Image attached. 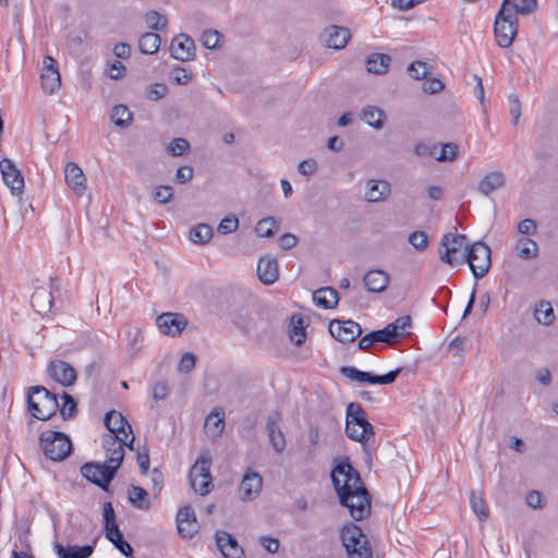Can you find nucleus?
I'll use <instances>...</instances> for the list:
<instances>
[{
  "instance_id": "1",
  "label": "nucleus",
  "mask_w": 558,
  "mask_h": 558,
  "mask_svg": "<svg viewBox=\"0 0 558 558\" xmlns=\"http://www.w3.org/2000/svg\"><path fill=\"white\" fill-rule=\"evenodd\" d=\"M331 482L341 506L350 511L355 521L371 513V496L364 487L360 473L351 465L349 458L338 463L331 472Z\"/></svg>"
},
{
  "instance_id": "2",
  "label": "nucleus",
  "mask_w": 558,
  "mask_h": 558,
  "mask_svg": "<svg viewBox=\"0 0 558 558\" xmlns=\"http://www.w3.org/2000/svg\"><path fill=\"white\" fill-rule=\"evenodd\" d=\"M27 408L33 417L47 421L59 410L57 395L43 386H33L28 389Z\"/></svg>"
},
{
  "instance_id": "3",
  "label": "nucleus",
  "mask_w": 558,
  "mask_h": 558,
  "mask_svg": "<svg viewBox=\"0 0 558 558\" xmlns=\"http://www.w3.org/2000/svg\"><path fill=\"white\" fill-rule=\"evenodd\" d=\"M510 4L511 0H502L501 8L495 17V38L501 48L510 47L518 34V17L509 7Z\"/></svg>"
},
{
  "instance_id": "4",
  "label": "nucleus",
  "mask_w": 558,
  "mask_h": 558,
  "mask_svg": "<svg viewBox=\"0 0 558 558\" xmlns=\"http://www.w3.org/2000/svg\"><path fill=\"white\" fill-rule=\"evenodd\" d=\"M340 538L349 558H366L373 554L368 537L355 523L344 525Z\"/></svg>"
},
{
  "instance_id": "5",
  "label": "nucleus",
  "mask_w": 558,
  "mask_h": 558,
  "mask_svg": "<svg viewBox=\"0 0 558 558\" xmlns=\"http://www.w3.org/2000/svg\"><path fill=\"white\" fill-rule=\"evenodd\" d=\"M39 441L44 454L52 461H63L73 449L70 437L62 432L45 430Z\"/></svg>"
},
{
  "instance_id": "6",
  "label": "nucleus",
  "mask_w": 558,
  "mask_h": 558,
  "mask_svg": "<svg viewBox=\"0 0 558 558\" xmlns=\"http://www.w3.org/2000/svg\"><path fill=\"white\" fill-rule=\"evenodd\" d=\"M492 251L487 244L482 241L475 242L469 246L466 253L461 254V260L466 262L475 279L483 278L492 265Z\"/></svg>"
},
{
  "instance_id": "7",
  "label": "nucleus",
  "mask_w": 558,
  "mask_h": 558,
  "mask_svg": "<svg viewBox=\"0 0 558 558\" xmlns=\"http://www.w3.org/2000/svg\"><path fill=\"white\" fill-rule=\"evenodd\" d=\"M468 238L464 234L447 233L442 236L439 247V258L442 263L450 266L463 264L459 253L464 250L466 253L469 248Z\"/></svg>"
},
{
  "instance_id": "8",
  "label": "nucleus",
  "mask_w": 558,
  "mask_h": 558,
  "mask_svg": "<svg viewBox=\"0 0 558 558\" xmlns=\"http://www.w3.org/2000/svg\"><path fill=\"white\" fill-rule=\"evenodd\" d=\"M210 465L211 458L207 454H202L190 470L191 486L201 496L207 495L213 487Z\"/></svg>"
},
{
  "instance_id": "9",
  "label": "nucleus",
  "mask_w": 558,
  "mask_h": 558,
  "mask_svg": "<svg viewBox=\"0 0 558 558\" xmlns=\"http://www.w3.org/2000/svg\"><path fill=\"white\" fill-rule=\"evenodd\" d=\"M135 437L132 435L130 438H123L122 436L105 435L102 438V447L107 452L106 463L110 464V468H114L116 473L123 462L124 459V447L134 449Z\"/></svg>"
},
{
  "instance_id": "10",
  "label": "nucleus",
  "mask_w": 558,
  "mask_h": 558,
  "mask_svg": "<svg viewBox=\"0 0 558 558\" xmlns=\"http://www.w3.org/2000/svg\"><path fill=\"white\" fill-rule=\"evenodd\" d=\"M82 475L105 492L109 490L110 483L116 476L114 468L110 464L98 462H86L81 468Z\"/></svg>"
},
{
  "instance_id": "11",
  "label": "nucleus",
  "mask_w": 558,
  "mask_h": 558,
  "mask_svg": "<svg viewBox=\"0 0 558 558\" xmlns=\"http://www.w3.org/2000/svg\"><path fill=\"white\" fill-rule=\"evenodd\" d=\"M340 373L343 376H345L352 380H355V381L368 383V384H373V385H375V384L389 385V384L395 383L398 375L401 373V368L400 367L396 368L385 375H374L368 372L360 371V369L355 368L354 366H341Z\"/></svg>"
},
{
  "instance_id": "12",
  "label": "nucleus",
  "mask_w": 558,
  "mask_h": 558,
  "mask_svg": "<svg viewBox=\"0 0 558 558\" xmlns=\"http://www.w3.org/2000/svg\"><path fill=\"white\" fill-rule=\"evenodd\" d=\"M329 332L330 335L342 343H351L362 333L361 326L349 319V320H339L333 319L329 323Z\"/></svg>"
},
{
  "instance_id": "13",
  "label": "nucleus",
  "mask_w": 558,
  "mask_h": 558,
  "mask_svg": "<svg viewBox=\"0 0 558 558\" xmlns=\"http://www.w3.org/2000/svg\"><path fill=\"white\" fill-rule=\"evenodd\" d=\"M156 324L161 333L174 338L186 328L187 319L183 314L167 312L157 317Z\"/></svg>"
},
{
  "instance_id": "14",
  "label": "nucleus",
  "mask_w": 558,
  "mask_h": 558,
  "mask_svg": "<svg viewBox=\"0 0 558 558\" xmlns=\"http://www.w3.org/2000/svg\"><path fill=\"white\" fill-rule=\"evenodd\" d=\"M169 50L172 58L186 62L194 60L196 46L189 35L181 33L172 39Z\"/></svg>"
},
{
  "instance_id": "15",
  "label": "nucleus",
  "mask_w": 558,
  "mask_h": 558,
  "mask_svg": "<svg viewBox=\"0 0 558 558\" xmlns=\"http://www.w3.org/2000/svg\"><path fill=\"white\" fill-rule=\"evenodd\" d=\"M40 78L44 92L49 95L58 90L61 85L58 63L50 56L44 58V69Z\"/></svg>"
},
{
  "instance_id": "16",
  "label": "nucleus",
  "mask_w": 558,
  "mask_h": 558,
  "mask_svg": "<svg viewBox=\"0 0 558 558\" xmlns=\"http://www.w3.org/2000/svg\"><path fill=\"white\" fill-rule=\"evenodd\" d=\"M0 171L5 185L10 187L12 193H22L24 189V178L11 159L3 158L0 161Z\"/></svg>"
},
{
  "instance_id": "17",
  "label": "nucleus",
  "mask_w": 558,
  "mask_h": 558,
  "mask_svg": "<svg viewBox=\"0 0 558 558\" xmlns=\"http://www.w3.org/2000/svg\"><path fill=\"white\" fill-rule=\"evenodd\" d=\"M280 422L281 414L278 411L270 413L266 420V432L268 439L274 450L278 453L283 452L287 446L286 437L279 426Z\"/></svg>"
},
{
  "instance_id": "18",
  "label": "nucleus",
  "mask_w": 558,
  "mask_h": 558,
  "mask_svg": "<svg viewBox=\"0 0 558 558\" xmlns=\"http://www.w3.org/2000/svg\"><path fill=\"white\" fill-rule=\"evenodd\" d=\"M322 40L328 48L336 50L343 49L351 38V32L348 27L329 25L320 35Z\"/></svg>"
},
{
  "instance_id": "19",
  "label": "nucleus",
  "mask_w": 558,
  "mask_h": 558,
  "mask_svg": "<svg viewBox=\"0 0 558 558\" xmlns=\"http://www.w3.org/2000/svg\"><path fill=\"white\" fill-rule=\"evenodd\" d=\"M49 376L64 387H69L76 381V371L69 363L54 360L48 366Z\"/></svg>"
},
{
  "instance_id": "20",
  "label": "nucleus",
  "mask_w": 558,
  "mask_h": 558,
  "mask_svg": "<svg viewBox=\"0 0 558 558\" xmlns=\"http://www.w3.org/2000/svg\"><path fill=\"white\" fill-rule=\"evenodd\" d=\"M105 426L110 430L111 436L129 438L133 435L132 426L126 418L118 411L111 410L105 415Z\"/></svg>"
},
{
  "instance_id": "21",
  "label": "nucleus",
  "mask_w": 558,
  "mask_h": 558,
  "mask_svg": "<svg viewBox=\"0 0 558 558\" xmlns=\"http://www.w3.org/2000/svg\"><path fill=\"white\" fill-rule=\"evenodd\" d=\"M217 547L222 554L223 558H243L244 550L238 544V541L228 532L217 531L216 535Z\"/></svg>"
},
{
  "instance_id": "22",
  "label": "nucleus",
  "mask_w": 558,
  "mask_h": 558,
  "mask_svg": "<svg viewBox=\"0 0 558 558\" xmlns=\"http://www.w3.org/2000/svg\"><path fill=\"white\" fill-rule=\"evenodd\" d=\"M263 487V477L257 472H247L240 484L239 495L243 501L255 499Z\"/></svg>"
},
{
  "instance_id": "23",
  "label": "nucleus",
  "mask_w": 558,
  "mask_h": 558,
  "mask_svg": "<svg viewBox=\"0 0 558 558\" xmlns=\"http://www.w3.org/2000/svg\"><path fill=\"white\" fill-rule=\"evenodd\" d=\"M257 276L264 284H272L279 278V266L276 258L260 257L257 263Z\"/></svg>"
},
{
  "instance_id": "24",
  "label": "nucleus",
  "mask_w": 558,
  "mask_h": 558,
  "mask_svg": "<svg viewBox=\"0 0 558 558\" xmlns=\"http://www.w3.org/2000/svg\"><path fill=\"white\" fill-rule=\"evenodd\" d=\"M66 184L77 194L82 195L86 190V178L83 170L74 162H68L65 166Z\"/></svg>"
},
{
  "instance_id": "25",
  "label": "nucleus",
  "mask_w": 558,
  "mask_h": 558,
  "mask_svg": "<svg viewBox=\"0 0 558 558\" xmlns=\"http://www.w3.org/2000/svg\"><path fill=\"white\" fill-rule=\"evenodd\" d=\"M389 275L380 269H374L366 272L363 278L364 286L368 292H383L389 284Z\"/></svg>"
},
{
  "instance_id": "26",
  "label": "nucleus",
  "mask_w": 558,
  "mask_h": 558,
  "mask_svg": "<svg viewBox=\"0 0 558 558\" xmlns=\"http://www.w3.org/2000/svg\"><path fill=\"white\" fill-rule=\"evenodd\" d=\"M53 549L59 558H88L94 553L93 545L65 547L59 542H54Z\"/></svg>"
},
{
  "instance_id": "27",
  "label": "nucleus",
  "mask_w": 558,
  "mask_h": 558,
  "mask_svg": "<svg viewBox=\"0 0 558 558\" xmlns=\"http://www.w3.org/2000/svg\"><path fill=\"white\" fill-rule=\"evenodd\" d=\"M52 303L53 296L51 291L44 287H38L35 289L31 298V304L38 314L44 315L48 313L52 307Z\"/></svg>"
},
{
  "instance_id": "28",
  "label": "nucleus",
  "mask_w": 558,
  "mask_h": 558,
  "mask_svg": "<svg viewBox=\"0 0 558 558\" xmlns=\"http://www.w3.org/2000/svg\"><path fill=\"white\" fill-rule=\"evenodd\" d=\"M506 183V178L502 172L493 171L487 173L480 182L477 190L485 196H488L494 191L502 187Z\"/></svg>"
},
{
  "instance_id": "29",
  "label": "nucleus",
  "mask_w": 558,
  "mask_h": 558,
  "mask_svg": "<svg viewBox=\"0 0 558 558\" xmlns=\"http://www.w3.org/2000/svg\"><path fill=\"white\" fill-rule=\"evenodd\" d=\"M313 301L319 307L333 308L339 302V294L331 287H323L314 291Z\"/></svg>"
},
{
  "instance_id": "30",
  "label": "nucleus",
  "mask_w": 558,
  "mask_h": 558,
  "mask_svg": "<svg viewBox=\"0 0 558 558\" xmlns=\"http://www.w3.org/2000/svg\"><path fill=\"white\" fill-rule=\"evenodd\" d=\"M376 342L393 343L390 330L387 327L366 333L359 340L357 347L360 350H368Z\"/></svg>"
},
{
  "instance_id": "31",
  "label": "nucleus",
  "mask_w": 558,
  "mask_h": 558,
  "mask_svg": "<svg viewBox=\"0 0 558 558\" xmlns=\"http://www.w3.org/2000/svg\"><path fill=\"white\" fill-rule=\"evenodd\" d=\"M360 118L371 128L381 130L386 114L384 110L377 106H366L361 110Z\"/></svg>"
},
{
  "instance_id": "32",
  "label": "nucleus",
  "mask_w": 558,
  "mask_h": 558,
  "mask_svg": "<svg viewBox=\"0 0 558 558\" xmlns=\"http://www.w3.org/2000/svg\"><path fill=\"white\" fill-rule=\"evenodd\" d=\"M391 58L386 53H372L366 59V70L374 74H385L390 65Z\"/></svg>"
},
{
  "instance_id": "33",
  "label": "nucleus",
  "mask_w": 558,
  "mask_h": 558,
  "mask_svg": "<svg viewBox=\"0 0 558 558\" xmlns=\"http://www.w3.org/2000/svg\"><path fill=\"white\" fill-rule=\"evenodd\" d=\"M390 193V184L387 181L369 180L367 182L366 198L368 202H379Z\"/></svg>"
},
{
  "instance_id": "34",
  "label": "nucleus",
  "mask_w": 558,
  "mask_h": 558,
  "mask_svg": "<svg viewBox=\"0 0 558 558\" xmlns=\"http://www.w3.org/2000/svg\"><path fill=\"white\" fill-rule=\"evenodd\" d=\"M148 493L143 487L130 485L128 488V499L130 504L141 510H148L150 502L147 499Z\"/></svg>"
},
{
  "instance_id": "35",
  "label": "nucleus",
  "mask_w": 558,
  "mask_h": 558,
  "mask_svg": "<svg viewBox=\"0 0 558 558\" xmlns=\"http://www.w3.org/2000/svg\"><path fill=\"white\" fill-rule=\"evenodd\" d=\"M345 424H355L357 427L373 426L366 418V413L362 405L356 402H351L347 407V422Z\"/></svg>"
},
{
  "instance_id": "36",
  "label": "nucleus",
  "mask_w": 558,
  "mask_h": 558,
  "mask_svg": "<svg viewBox=\"0 0 558 558\" xmlns=\"http://www.w3.org/2000/svg\"><path fill=\"white\" fill-rule=\"evenodd\" d=\"M515 251L520 258L524 260L534 259L538 256V245L530 238H520L515 244Z\"/></svg>"
},
{
  "instance_id": "37",
  "label": "nucleus",
  "mask_w": 558,
  "mask_h": 558,
  "mask_svg": "<svg viewBox=\"0 0 558 558\" xmlns=\"http://www.w3.org/2000/svg\"><path fill=\"white\" fill-rule=\"evenodd\" d=\"M289 336L291 341L296 345L301 347L306 339L304 319L300 315H293L290 322Z\"/></svg>"
},
{
  "instance_id": "38",
  "label": "nucleus",
  "mask_w": 558,
  "mask_h": 558,
  "mask_svg": "<svg viewBox=\"0 0 558 558\" xmlns=\"http://www.w3.org/2000/svg\"><path fill=\"white\" fill-rule=\"evenodd\" d=\"M105 534L122 555L125 557H131L133 555V548L126 541H124L119 526L117 529L106 531Z\"/></svg>"
},
{
  "instance_id": "39",
  "label": "nucleus",
  "mask_w": 558,
  "mask_h": 558,
  "mask_svg": "<svg viewBox=\"0 0 558 558\" xmlns=\"http://www.w3.org/2000/svg\"><path fill=\"white\" fill-rule=\"evenodd\" d=\"M161 44V37L156 33H145L138 40V47L144 54L156 53Z\"/></svg>"
},
{
  "instance_id": "40",
  "label": "nucleus",
  "mask_w": 558,
  "mask_h": 558,
  "mask_svg": "<svg viewBox=\"0 0 558 558\" xmlns=\"http://www.w3.org/2000/svg\"><path fill=\"white\" fill-rule=\"evenodd\" d=\"M345 434L347 436L359 442H366L371 437L374 436V427H357L355 424H345Z\"/></svg>"
},
{
  "instance_id": "41",
  "label": "nucleus",
  "mask_w": 558,
  "mask_h": 558,
  "mask_svg": "<svg viewBox=\"0 0 558 558\" xmlns=\"http://www.w3.org/2000/svg\"><path fill=\"white\" fill-rule=\"evenodd\" d=\"M132 112L124 105H117L112 108L110 120L120 128H126L132 121Z\"/></svg>"
},
{
  "instance_id": "42",
  "label": "nucleus",
  "mask_w": 558,
  "mask_h": 558,
  "mask_svg": "<svg viewBox=\"0 0 558 558\" xmlns=\"http://www.w3.org/2000/svg\"><path fill=\"white\" fill-rule=\"evenodd\" d=\"M213 238V228L207 223H198L190 231V240L196 244H206Z\"/></svg>"
},
{
  "instance_id": "43",
  "label": "nucleus",
  "mask_w": 558,
  "mask_h": 558,
  "mask_svg": "<svg viewBox=\"0 0 558 558\" xmlns=\"http://www.w3.org/2000/svg\"><path fill=\"white\" fill-rule=\"evenodd\" d=\"M225 411L220 408L214 409L206 417V426L211 428V433L220 435L225 428Z\"/></svg>"
},
{
  "instance_id": "44",
  "label": "nucleus",
  "mask_w": 558,
  "mask_h": 558,
  "mask_svg": "<svg viewBox=\"0 0 558 558\" xmlns=\"http://www.w3.org/2000/svg\"><path fill=\"white\" fill-rule=\"evenodd\" d=\"M61 399L63 402L61 407L59 405V411L62 418L70 420L75 417L77 413V403L74 398L70 393L63 391Z\"/></svg>"
},
{
  "instance_id": "45",
  "label": "nucleus",
  "mask_w": 558,
  "mask_h": 558,
  "mask_svg": "<svg viewBox=\"0 0 558 558\" xmlns=\"http://www.w3.org/2000/svg\"><path fill=\"white\" fill-rule=\"evenodd\" d=\"M278 228V221L275 217H266L260 219L256 227L255 231L258 236L262 238H271L274 235V230Z\"/></svg>"
},
{
  "instance_id": "46",
  "label": "nucleus",
  "mask_w": 558,
  "mask_h": 558,
  "mask_svg": "<svg viewBox=\"0 0 558 558\" xmlns=\"http://www.w3.org/2000/svg\"><path fill=\"white\" fill-rule=\"evenodd\" d=\"M411 326V317L409 315L397 318L393 323L388 324L386 327L390 330V336L393 343L397 342L398 337L403 333Z\"/></svg>"
},
{
  "instance_id": "47",
  "label": "nucleus",
  "mask_w": 558,
  "mask_h": 558,
  "mask_svg": "<svg viewBox=\"0 0 558 558\" xmlns=\"http://www.w3.org/2000/svg\"><path fill=\"white\" fill-rule=\"evenodd\" d=\"M145 22L153 31H163L168 24V19L158 11L150 10L145 14Z\"/></svg>"
},
{
  "instance_id": "48",
  "label": "nucleus",
  "mask_w": 558,
  "mask_h": 558,
  "mask_svg": "<svg viewBox=\"0 0 558 558\" xmlns=\"http://www.w3.org/2000/svg\"><path fill=\"white\" fill-rule=\"evenodd\" d=\"M535 319L543 325H549L555 319L554 310L548 302H541L534 312Z\"/></svg>"
},
{
  "instance_id": "49",
  "label": "nucleus",
  "mask_w": 558,
  "mask_h": 558,
  "mask_svg": "<svg viewBox=\"0 0 558 558\" xmlns=\"http://www.w3.org/2000/svg\"><path fill=\"white\" fill-rule=\"evenodd\" d=\"M459 153V146L456 143L449 142L441 145L439 155L435 154V159L438 161H453Z\"/></svg>"
},
{
  "instance_id": "50",
  "label": "nucleus",
  "mask_w": 558,
  "mask_h": 558,
  "mask_svg": "<svg viewBox=\"0 0 558 558\" xmlns=\"http://www.w3.org/2000/svg\"><path fill=\"white\" fill-rule=\"evenodd\" d=\"M470 505L480 520H485L488 517L484 499L475 492L470 495Z\"/></svg>"
},
{
  "instance_id": "51",
  "label": "nucleus",
  "mask_w": 558,
  "mask_h": 558,
  "mask_svg": "<svg viewBox=\"0 0 558 558\" xmlns=\"http://www.w3.org/2000/svg\"><path fill=\"white\" fill-rule=\"evenodd\" d=\"M408 74L414 78V80H422V78H426L429 71H428V64L426 62H423V61H415V62H412L409 66H408Z\"/></svg>"
},
{
  "instance_id": "52",
  "label": "nucleus",
  "mask_w": 558,
  "mask_h": 558,
  "mask_svg": "<svg viewBox=\"0 0 558 558\" xmlns=\"http://www.w3.org/2000/svg\"><path fill=\"white\" fill-rule=\"evenodd\" d=\"M190 149V143L187 140L178 137L170 142L167 147V151L172 156H182Z\"/></svg>"
},
{
  "instance_id": "53",
  "label": "nucleus",
  "mask_w": 558,
  "mask_h": 558,
  "mask_svg": "<svg viewBox=\"0 0 558 558\" xmlns=\"http://www.w3.org/2000/svg\"><path fill=\"white\" fill-rule=\"evenodd\" d=\"M409 243L417 251L423 252L428 245V238L424 231H414L409 235Z\"/></svg>"
},
{
  "instance_id": "54",
  "label": "nucleus",
  "mask_w": 558,
  "mask_h": 558,
  "mask_svg": "<svg viewBox=\"0 0 558 558\" xmlns=\"http://www.w3.org/2000/svg\"><path fill=\"white\" fill-rule=\"evenodd\" d=\"M153 197L158 204H167L173 197V189L170 185H160L154 191Z\"/></svg>"
},
{
  "instance_id": "55",
  "label": "nucleus",
  "mask_w": 558,
  "mask_h": 558,
  "mask_svg": "<svg viewBox=\"0 0 558 558\" xmlns=\"http://www.w3.org/2000/svg\"><path fill=\"white\" fill-rule=\"evenodd\" d=\"M104 521H105V532L109 530H113L118 527L116 521V512L111 505V502L107 501L104 504Z\"/></svg>"
},
{
  "instance_id": "56",
  "label": "nucleus",
  "mask_w": 558,
  "mask_h": 558,
  "mask_svg": "<svg viewBox=\"0 0 558 558\" xmlns=\"http://www.w3.org/2000/svg\"><path fill=\"white\" fill-rule=\"evenodd\" d=\"M168 94V86L163 83H154L147 87V98L149 100H158Z\"/></svg>"
},
{
  "instance_id": "57",
  "label": "nucleus",
  "mask_w": 558,
  "mask_h": 558,
  "mask_svg": "<svg viewBox=\"0 0 558 558\" xmlns=\"http://www.w3.org/2000/svg\"><path fill=\"white\" fill-rule=\"evenodd\" d=\"M177 527L182 538L190 539L198 532V522L197 520H190V522L187 521L185 524H180Z\"/></svg>"
},
{
  "instance_id": "58",
  "label": "nucleus",
  "mask_w": 558,
  "mask_h": 558,
  "mask_svg": "<svg viewBox=\"0 0 558 558\" xmlns=\"http://www.w3.org/2000/svg\"><path fill=\"white\" fill-rule=\"evenodd\" d=\"M220 33L214 29H207L202 35V44L207 49H215L218 46Z\"/></svg>"
},
{
  "instance_id": "59",
  "label": "nucleus",
  "mask_w": 558,
  "mask_h": 558,
  "mask_svg": "<svg viewBox=\"0 0 558 558\" xmlns=\"http://www.w3.org/2000/svg\"><path fill=\"white\" fill-rule=\"evenodd\" d=\"M537 2L536 0H521V4H511L509 5L512 9V12L517 14H530L536 9Z\"/></svg>"
},
{
  "instance_id": "60",
  "label": "nucleus",
  "mask_w": 558,
  "mask_h": 558,
  "mask_svg": "<svg viewBox=\"0 0 558 558\" xmlns=\"http://www.w3.org/2000/svg\"><path fill=\"white\" fill-rule=\"evenodd\" d=\"M509 111L511 114L512 123L515 125L519 122L521 116V102L517 95L511 94L508 98Z\"/></svg>"
},
{
  "instance_id": "61",
  "label": "nucleus",
  "mask_w": 558,
  "mask_h": 558,
  "mask_svg": "<svg viewBox=\"0 0 558 558\" xmlns=\"http://www.w3.org/2000/svg\"><path fill=\"white\" fill-rule=\"evenodd\" d=\"M196 356L193 353H184L179 362L178 371L189 373L195 367Z\"/></svg>"
},
{
  "instance_id": "62",
  "label": "nucleus",
  "mask_w": 558,
  "mask_h": 558,
  "mask_svg": "<svg viewBox=\"0 0 558 558\" xmlns=\"http://www.w3.org/2000/svg\"><path fill=\"white\" fill-rule=\"evenodd\" d=\"M238 227H239L238 218L226 217L220 221V223L218 226V232H220L222 234H228V233L234 232L238 229Z\"/></svg>"
},
{
  "instance_id": "63",
  "label": "nucleus",
  "mask_w": 558,
  "mask_h": 558,
  "mask_svg": "<svg viewBox=\"0 0 558 558\" xmlns=\"http://www.w3.org/2000/svg\"><path fill=\"white\" fill-rule=\"evenodd\" d=\"M317 161L313 158L303 160L298 166V171L303 175H312L317 171Z\"/></svg>"
},
{
  "instance_id": "64",
  "label": "nucleus",
  "mask_w": 558,
  "mask_h": 558,
  "mask_svg": "<svg viewBox=\"0 0 558 558\" xmlns=\"http://www.w3.org/2000/svg\"><path fill=\"white\" fill-rule=\"evenodd\" d=\"M194 170L191 166H182L175 172V181L180 184L187 183L193 179Z\"/></svg>"
}]
</instances>
